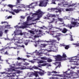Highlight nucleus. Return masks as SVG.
Masks as SVG:
<instances>
[{
    "label": "nucleus",
    "instance_id": "obj_56",
    "mask_svg": "<svg viewBox=\"0 0 79 79\" xmlns=\"http://www.w3.org/2000/svg\"><path fill=\"white\" fill-rule=\"evenodd\" d=\"M71 37L70 38V39H71L70 40L71 41H73L74 40L73 39V37H72V36L71 35Z\"/></svg>",
    "mask_w": 79,
    "mask_h": 79
},
{
    "label": "nucleus",
    "instance_id": "obj_25",
    "mask_svg": "<svg viewBox=\"0 0 79 79\" xmlns=\"http://www.w3.org/2000/svg\"><path fill=\"white\" fill-rule=\"evenodd\" d=\"M38 73L41 76H42L44 75V73H43L41 72H39Z\"/></svg>",
    "mask_w": 79,
    "mask_h": 79
},
{
    "label": "nucleus",
    "instance_id": "obj_61",
    "mask_svg": "<svg viewBox=\"0 0 79 79\" xmlns=\"http://www.w3.org/2000/svg\"><path fill=\"white\" fill-rule=\"evenodd\" d=\"M8 52H7V51H6L4 55H8Z\"/></svg>",
    "mask_w": 79,
    "mask_h": 79
},
{
    "label": "nucleus",
    "instance_id": "obj_43",
    "mask_svg": "<svg viewBox=\"0 0 79 79\" xmlns=\"http://www.w3.org/2000/svg\"><path fill=\"white\" fill-rule=\"evenodd\" d=\"M52 29L51 28H50V29H49V31L50 32H55V31H52Z\"/></svg>",
    "mask_w": 79,
    "mask_h": 79
},
{
    "label": "nucleus",
    "instance_id": "obj_50",
    "mask_svg": "<svg viewBox=\"0 0 79 79\" xmlns=\"http://www.w3.org/2000/svg\"><path fill=\"white\" fill-rule=\"evenodd\" d=\"M26 34V33H23L22 32H21L20 33V35H26V34Z\"/></svg>",
    "mask_w": 79,
    "mask_h": 79
},
{
    "label": "nucleus",
    "instance_id": "obj_54",
    "mask_svg": "<svg viewBox=\"0 0 79 79\" xmlns=\"http://www.w3.org/2000/svg\"><path fill=\"white\" fill-rule=\"evenodd\" d=\"M39 32L40 34H41V33L42 32V31L41 30H39Z\"/></svg>",
    "mask_w": 79,
    "mask_h": 79
},
{
    "label": "nucleus",
    "instance_id": "obj_53",
    "mask_svg": "<svg viewBox=\"0 0 79 79\" xmlns=\"http://www.w3.org/2000/svg\"><path fill=\"white\" fill-rule=\"evenodd\" d=\"M75 5H76V4H72L71 5L69 6H74Z\"/></svg>",
    "mask_w": 79,
    "mask_h": 79
},
{
    "label": "nucleus",
    "instance_id": "obj_13",
    "mask_svg": "<svg viewBox=\"0 0 79 79\" xmlns=\"http://www.w3.org/2000/svg\"><path fill=\"white\" fill-rule=\"evenodd\" d=\"M47 73V75H48V76H51V75H52V74H51V73H54V74H57V73H60V72H57L56 71L53 70L52 72L48 71Z\"/></svg>",
    "mask_w": 79,
    "mask_h": 79
},
{
    "label": "nucleus",
    "instance_id": "obj_39",
    "mask_svg": "<svg viewBox=\"0 0 79 79\" xmlns=\"http://www.w3.org/2000/svg\"><path fill=\"white\" fill-rule=\"evenodd\" d=\"M32 3H31V4L28 7H29V8H34V6H32Z\"/></svg>",
    "mask_w": 79,
    "mask_h": 79
},
{
    "label": "nucleus",
    "instance_id": "obj_10",
    "mask_svg": "<svg viewBox=\"0 0 79 79\" xmlns=\"http://www.w3.org/2000/svg\"><path fill=\"white\" fill-rule=\"evenodd\" d=\"M55 65L56 66H57L55 68V69L54 70L58 68H60V66H61V63L60 62H56L55 63H54Z\"/></svg>",
    "mask_w": 79,
    "mask_h": 79
},
{
    "label": "nucleus",
    "instance_id": "obj_33",
    "mask_svg": "<svg viewBox=\"0 0 79 79\" xmlns=\"http://www.w3.org/2000/svg\"><path fill=\"white\" fill-rule=\"evenodd\" d=\"M40 28L42 29H47L46 27L44 26L43 27H40Z\"/></svg>",
    "mask_w": 79,
    "mask_h": 79
},
{
    "label": "nucleus",
    "instance_id": "obj_26",
    "mask_svg": "<svg viewBox=\"0 0 79 79\" xmlns=\"http://www.w3.org/2000/svg\"><path fill=\"white\" fill-rule=\"evenodd\" d=\"M41 60H47V58L45 56L41 57L40 58Z\"/></svg>",
    "mask_w": 79,
    "mask_h": 79
},
{
    "label": "nucleus",
    "instance_id": "obj_4",
    "mask_svg": "<svg viewBox=\"0 0 79 79\" xmlns=\"http://www.w3.org/2000/svg\"><path fill=\"white\" fill-rule=\"evenodd\" d=\"M7 6L10 8L9 9V10L8 11H9L10 13H11V14L13 15H15V13L13 12H12L13 11V7L14 6H13V5L11 4H9L7 5Z\"/></svg>",
    "mask_w": 79,
    "mask_h": 79
},
{
    "label": "nucleus",
    "instance_id": "obj_14",
    "mask_svg": "<svg viewBox=\"0 0 79 79\" xmlns=\"http://www.w3.org/2000/svg\"><path fill=\"white\" fill-rule=\"evenodd\" d=\"M42 11H41V10H38L36 11V13H34L31 16H35V15H37V16L39 15V14L40 13V12H41Z\"/></svg>",
    "mask_w": 79,
    "mask_h": 79
},
{
    "label": "nucleus",
    "instance_id": "obj_18",
    "mask_svg": "<svg viewBox=\"0 0 79 79\" xmlns=\"http://www.w3.org/2000/svg\"><path fill=\"white\" fill-rule=\"evenodd\" d=\"M58 34H59V35H55V34H52V37H54V38H56V37H60V35H63V34L61 33H58Z\"/></svg>",
    "mask_w": 79,
    "mask_h": 79
},
{
    "label": "nucleus",
    "instance_id": "obj_2",
    "mask_svg": "<svg viewBox=\"0 0 79 79\" xmlns=\"http://www.w3.org/2000/svg\"><path fill=\"white\" fill-rule=\"evenodd\" d=\"M15 28L16 29V30L15 31H14V34H13L12 35L14 34L15 36H16V35H20V30H18V29L20 28V27L18 25H16V26H14ZM13 39H14V40L15 41L16 40H17L18 41H17V42H15V45H17V47H19L20 46V42L19 41L20 40V38L19 37L17 38V37L15 36V37H13Z\"/></svg>",
    "mask_w": 79,
    "mask_h": 79
},
{
    "label": "nucleus",
    "instance_id": "obj_9",
    "mask_svg": "<svg viewBox=\"0 0 79 79\" xmlns=\"http://www.w3.org/2000/svg\"><path fill=\"white\" fill-rule=\"evenodd\" d=\"M56 21V19H55V18H52V19L50 20V22H48L49 24V27H50L51 28H53V25L52 24H50V23H54V21Z\"/></svg>",
    "mask_w": 79,
    "mask_h": 79
},
{
    "label": "nucleus",
    "instance_id": "obj_6",
    "mask_svg": "<svg viewBox=\"0 0 79 79\" xmlns=\"http://www.w3.org/2000/svg\"><path fill=\"white\" fill-rule=\"evenodd\" d=\"M44 14V13L42 11H41L39 15H37V19H35L34 20H32V21H37V20H39V19L40 18L42 17V15L43 14Z\"/></svg>",
    "mask_w": 79,
    "mask_h": 79
},
{
    "label": "nucleus",
    "instance_id": "obj_7",
    "mask_svg": "<svg viewBox=\"0 0 79 79\" xmlns=\"http://www.w3.org/2000/svg\"><path fill=\"white\" fill-rule=\"evenodd\" d=\"M56 40H50L48 41H42V40H39L37 41V42H47V43H52V42H56Z\"/></svg>",
    "mask_w": 79,
    "mask_h": 79
},
{
    "label": "nucleus",
    "instance_id": "obj_8",
    "mask_svg": "<svg viewBox=\"0 0 79 79\" xmlns=\"http://www.w3.org/2000/svg\"><path fill=\"white\" fill-rule=\"evenodd\" d=\"M1 24H5L6 28H10V25H9L8 23L6 22H2Z\"/></svg>",
    "mask_w": 79,
    "mask_h": 79
},
{
    "label": "nucleus",
    "instance_id": "obj_22",
    "mask_svg": "<svg viewBox=\"0 0 79 79\" xmlns=\"http://www.w3.org/2000/svg\"><path fill=\"white\" fill-rule=\"evenodd\" d=\"M37 63H38V64H39V63H47V61L43 60H40L37 62Z\"/></svg>",
    "mask_w": 79,
    "mask_h": 79
},
{
    "label": "nucleus",
    "instance_id": "obj_12",
    "mask_svg": "<svg viewBox=\"0 0 79 79\" xmlns=\"http://www.w3.org/2000/svg\"><path fill=\"white\" fill-rule=\"evenodd\" d=\"M4 30V27H3L1 26L0 28V37H2L3 35V31Z\"/></svg>",
    "mask_w": 79,
    "mask_h": 79
},
{
    "label": "nucleus",
    "instance_id": "obj_55",
    "mask_svg": "<svg viewBox=\"0 0 79 79\" xmlns=\"http://www.w3.org/2000/svg\"><path fill=\"white\" fill-rule=\"evenodd\" d=\"M29 62H31V63H34L35 62L34 61V60H30L29 61Z\"/></svg>",
    "mask_w": 79,
    "mask_h": 79
},
{
    "label": "nucleus",
    "instance_id": "obj_3",
    "mask_svg": "<svg viewBox=\"0 0 79 79\" xmlns=\"http://www.w3.org/2000/svg\"><path fill=\"white\" fill-rule=\"evenodd\" d=\"M35 73L33 72H29L28 73L27 75H28V76L29 77H32V76L34 75L35 76V77H39V74L37 73V71H35Z\"/></svg>",
    "mask_w": 79,
    "mask_h": 79
},
{
    "label": "nucleus",
    "instance_id": "obj_60",
    "mask_svg": "<svg viewBox=\"0 0 79 79\" xmlns=\"http://www.w3.org/2000/svg\"><path fill=\"white\" fill-rule=\"evenodd\" d=\"M21 17L22 19H24L25 18V17L24 16H21Z\"/></svg>",
    "mask_w": 79,
    "mask_h": 79
},
{
    "label": "nucleus",
    "instance_id": "obj_16",
    "mask_svg": "<svg viewBox=\"0 0 79 79\" xmlns=\"http://www.w3.org/2000/svg\"><path fill=\"white\" fill-rule=\"evenodd\" d=\"M41 65L42 66H47L48 67L52 66L51 64H48V63H44L43 64H41Z\"/></svg>",
    "mask_w": 79,
    "mask_h": 79
},
{
    "label": "nucleus",
    "instance_id": "obj_27",
    "mask_svg": "<svg viewBox=\"0 0 79 79\" xmlns=\"http://www.w3.org/2000/svg\"><path fill=\"white\" fill-rule=\"evenodd\" d=\"M32 19V18L30 17V16H28L27 18V21H29V20H31Z\"/></svg>",
    "mask_w": 79,
    "mask_h": 79
},
{
    "label": "nucleus",
    "instance_id": "obj_42",
    "mask_svg": "<svg viewBox=\"0 0 79 79\" xmlns=\"http://www.w3.org/2000/svg\"><path fill=\"white\" fill-rule=\"evenodd\" d=\"M23 65H26V66L27 65H29V63L27 62H25V63H23Z\"/></svg>",
    "mask_w": 79,
    "mask_h": 79
},
{
    "label": "nucleus",
    "instance_id": "obj_46",
    "mask_svg": "<svg viewBox=\"0 0 79 79\" xmlns=\"http://www.w3.org/2000/svg\"><path fill=\"white\" fill-rule=\"evenodd\" d=\"M59 77H65V76H64V74H61V75L59 74Z\"/></svg>",
    "mask_w": 79,
    "mask_h": 79
},
{
    "label": "nucleus",
    "instance_id": "obj_30",
    "mask_svg": "<svg viewBox=\"0 0 79 79\" xmlns=\"http://www.w3.org/2000/svg\"><path fill=\"white\" fill-rule=\"evenodd\" d=\"M52 60L50 58H48L47 59V61L48 62V63H51L52 61Z\"/></svg>",
    "mask_w": 79,
    "mask_h": 79
},
{
    "label": "nucleus",
    "instance_id": "obj_38",
    "mask_svg": "<svg viewBox=\"0 0 79 79\" xmlns=\"http://www.w3.org/2000/svg\"><path fill=\"white\" fill-rule=\"evenodd\" d=\"M51 10H58V9L57 7H56L55 8H52Z\"/></svg>",
    "mask_w": 79,
    "mask_h": 79
},
{
    "label": "nucleus",
    "instance_id": "obj_32",
    "mask_svg": "<svg viewBox=\"0 0 79 79\" xmlns=\"http://www.w3.org/2000/svg\"><path fill=\"white\" fill-rule=\"evenodd\" d=\"M59 0H52V4H55L56 5V3H55V1H58Z\"/></svg>",
    "mask_w": 79,
    "mask_h": 79
},
{
    "label": "nucleus",
    "instance_id": "obj_11",
    "mask_svg": "<svg viewBox=\"0 0 79 79\" xmlns=\"http://www.w3.org/2000/svg\"><path fill=\"white\" fill-rule=\"evenodd\" d=\"M55 57H56V58H55L56 61H60L62 60L61 58V56L60 55H57L55 56Z\"/></svg>",
    "mask_w": 79,
    "mask_h": 79
},
{
    "label": "nucleus",
    "instance_id": "obj_20",
    "mask_svg": "<svg viewBox=\"0 0 79 79\" xmlns=\"http://www.w3.org/2000/svg\"><path fill=\"white\" fill-rule=\"evenodd\" d=\"M67 31H68V30H67L66 28H64L63 30L61 31V32H62V33H64V34H65V33H66Z\"/></svg>",
    "mask_w": 79,
    "mask_h": 79
},
{
    "label": "nucleus",
    "instance_id": "obj_52",
    "mask_svg": "<svg viewBox=\"0 0 79 79\" xmlns=\"http://www.w3.org/2000/svg\"><path fill=\"white\" fill-rule=\"evenodd\" d=\"M33 40H34V41H31V42H35V44H36V42H37V41H35V38L33 39Z\"/></svg>",
    "mask_w": 79,
    "mask_h": 79
},
{
    "label": "nucleus",
    "instance_id": "obj_21",
    "mask_svg": "<svg viewBox=\"0 0 79 79\" xmlns=\"http://www.w3.org/2000/svg\"><path fill=\"white\" fill-rule=\"evenodd\" d=\"M56 48H52L51 50H48V52H56Z\"/></svg>",
    "mask_w": 79,
    "mask_h": 79
},
{
    "label": "nucleus",
    "instance_id": "obj_48",
    "mask_svg": "<svg viewBox=\"0 0 79 79\" xmlns=\"http://www.w3.org/2000/svg\"><path fill=\"white\" fill-rule=\"evenodd\" d=\"M51 14H48L47 16V17H51Z\"/></svg>",
    "mask_w": 79,
    "mask_h": 79
},
{
    "label": "nucleus",
    "instance_id": "obj_51",
    "mask_svg": "<svg viewBox=\"0 0 79 79\" xmlns=\"http://www.w3.org/2000/svg\"><path fill=\"white\" fill-rule=\"evenodd\" d=\"M10 18H12V16H9L7 18V19H10Z\"/></svg>",
    "mask_w": 79,
    "mask_h": 79
},
{
    "label": "nucleus",
    "instance_id": "obj_64",
    "mask_svg": "<svg viewBox=\"0 0 79 79\" xmlns=\"http://www.w3.org/2000/svg\"><path fill=\"white\" fill-rule=\"evenodd\" d=\"M58 12H59V13L61 12V10H59L58 9Z\"/></svg>",
    "mask_w": 79,
    "mask_h": 79
},
{
    "label": "nucleus",
    "instance_id": "obj_58",
    "mask_svg": "<svg viewBox=\"0 0 79 79\" xmlns=\"http://www.w3.org/2000/svg\"><path fill=\"white\" fill-rule=\"evenodd\" d=\"M6 48H2V49L0 50V51H4V50H5V49H6Z\"/></svg>",
    "mask_w": 79,
    "mask_h": 79
},
{
    "label": "nucleus",
    "instance_id": "obj_17",
    "mask_svg": "<svg viewBox=\"0 0 79 79\" xmlns=\"http://www.w3.org/2000/svg\"><path fill=\"white\" fill-rule=\"evenodd\" d=\"M29 67L27 66H24L20 65V69L23 70L26 69H28Z\"/></svg>",
    "mask_w": 79,
    "mask_h": 79
},
{
    "label": "nucleus",
    "instance_id": "obj_23",
    "mask_svg": "<svg viewBox=\"0 0 79 79\" xmlns=\"http://www.w3.org/2000/svg\"><path fill=\"white\" fill-rule=\"evenodd\" d=\"M13 11L16 13H19V11H20V10L18 9H14L13 10Z\"/></svg>",
    "mask_w": 79,
    "mask_h": 79
},
{
    "label": "nucleus",
    "instance_id": "obj_41",
    "mask_svg": "<svg viewBox=\"0 0 79 79\" xmlns=\"http://www.w3.org/2000/svg\"><path fill=\"white\" fill-rule=\"evenodd\" d=\"M35 37H40V34H38L37 35H36L34 36Z\"/></svg>",
    "mask_w": 79,
    "mask_h": 79
},
{
    "label": "nucleus",
    "instance_id": "obj_62",
    "mask_svg": "<svg viewBox=\"0 0 79 79\" xmlns=\"http://www.w3.org/2000/svg\"><path fill=\"white\" fill-rule=\"evenodd\" d=\"M42 72H43V73H44V74L45 73H47V72H45L44 70H43Z\"/></svg>",
    "mask_w": 79,
    "mask_h": 79
},
{
    "label": "nucleus",
    "instance_id": "obj_5",
    "mask_svg": "<svg viewBox=\"0 0 79 79\" xmlns=\"http://www.w3.org/2000/svg\"><path fill=\"white\" fill-rule=\"evenodd\" d=\"M47 3H45L44 1H41L40 3L39 4V6H41L42 7H45V6H47Z\"/></svg>",
    "mask_w": 79,
    "mask_h": 79
},
{
    "label": "nucleus",
    "instance_id": "obj_37",
    "mask_svg": "<svg viewBox=\"0 0 79 79\" xmlns=\"http://www.w3.org/2000/svg\"><path fill=\"white\" fill-rule=\"evenodd\" d=\"M72 44L73 45H76V47L79 46V43H77V44L73 43Z\"/></svg>",
    "mask_w": 79,
    "mask_h": 79
},
{
    "label": "nucleus",
    "instance_id": "obj_35",
    "mask_svg": "<svg viewBox=\"0 0 79 79\" xmlns=\"http://www.w3.org/2000/svg\"><path fill=\"white\" fill-rule=\"evenodd\" d=\"M57 19L59 20L60 21V22H62L63 21V19L61 18H60L59 17H58L57 18Z\"/></svg>",
    "mask_w": 79,
    "mask_h": 79
},
{
    "label": "nucleus",
    "instance_id": "obj_1",
    "mask_svg": "<svg viewBox=\"0 0 79 79\" xmlns=\"http://www.w3.org/2000/svg\"><path fill=\"white\" fill-rule=\"evenodd\" d=\"M2 67L1 65H0V69H1ZM19 68H14V67H12L10 69H8L7 71L8 72H11V71H15V72L13 73H6V72H1V74H9V75H10V76L7 75L6 77H15L16 75V73L18 74H19L20 73V71L19 70H17L16 69H18Z\"/></svg>",
    "mask_w": 79,
    "mask_h": 79
},
{
    "label": "nucleus",
    "instance_id": "obj_36",
    "mask_svg": "<svg viewBox=\"0 0 79 79\" xmlns=\"http://www.w3.org/2000/svg\"><path fill=\"white\" fill-rule=\"evenodd\" d=\"M33 69H38V67L34 65L32 67Z\"/></svg>",
    "mask_w": 79,
    "mask_h": 79
},
{
    "label": "nucleus",
    "instance_id": "obj_44",
    "mask_svg": "<svg viewBox=\"0 0 79 79\" xmlns=\"http://www.w3.org/2000/svg\"><path fill=\"white\" fill-rule=\"evenodd\" d=\"M62 57L63 58H66L67 56H66V55L65 54H63L62 55Z\"/></svg>",
    "mask_w": 79,
    "mask_h": 79
},
{
    "label": "nucleus",
    "instance_id": "obj_45",
    "mask_svg": "<svg viewBox=\"0 0 79 79\" xmlns=\"http://www.w3.org/2000/svg\"><path fill=\"white\" fill-rule=\"evenodd\" d=\"M69 48V46L68 45L66 46L65 47V49H66L67 50H68V48Z\"/></svg>",
    "mask_w": 79,
    "mask_h": 79
},
{
    "label": "nucleus",
    "instance_id": "obj_19",
    "mask_svg": "<svg viewBox=\"0 0 79 79\" xmlns=\"http://www.w3.org/2000/svg\"><path fill=\"white\" fill-rule=\"evenodd\" d=\"M48 45H49V44H41V45H40V47H43V48H44L46 47V46H47Z\"/></svg>",
    "mask_w": 79,
    "mask_h": 79
},
{
    "label": "nucleus",
    "instance_id": "obj_15",
    "mask_svg": "<svg viewBox=\"0 0 79 79\" xmlns=\"http://www.w3.org/2000/svg\"><path fill=\"white\" fill-rule=\"evenodd\" d=\"M24 26H20V28L21 27H22V28H25V27H26L27 26H29V24H28V22H25L24 23Z\"/></svg>",
    "mask_w": 79,
    "mask_h": 79
},
{
    "label": "nucleus",
    "instance_id": "obj_57",
    "mask_svg": "<svg viewBox=\"0 0 79 79\" xmlns=\"http://www.w3.org/2000/svg\"><path fill=\"white\" fill-rule=\"evenodd\" d=\"M8 31V30H5V33H7Z\"/></svg>",
    "mask_w": 79,
    "mask_h": 79
},
{
    "label": "nucleus",
    "instance_id": "obj_29",
    "mask_svg": "<svg viewBox=\"0 0 79 79\" xmlns=\"http://www.w3.org/2000/svg\"><path fill=\"white\" fill-rule=\"evenodd\" d=\"M42 52H37L36 53V55H39V56H41L42 55L41 54H42Z\"/></svg>",
    "mask_w": 79,
    "mask_h": 79
},
{
    "label": "nucleus",
    "instance_id": "obj_28",
    "mask_svg": "<svg viewBox=\"0 0 79 79\" xmlns=\"http://www.w3.org/2000/svg\"><path fill=\"white\" fill-rule=\"evenodd\" d=\"M29 32H30V34H33V35H34V34H35V33H34V31L29 30Z\"/></svg>",
    "mask_w": 79,
    "mask_h": 79
},
{
    "label": "nucleus",
    "instance_id": "obj_24",
    "mask_svg": "<svg viewBox=\"0 0 79 79\" xmlns=\"http://www.w3.org/2000/svg\"><path fill=\"white\" fill-rule=\"evenodd\" d=\"M72 58H72V60H78V59H77V56H75L74 57H72Z\"/></svg>",
    "mask_w": 79,
    "mask_h": 79
},
{
    "label": "nucleus",
    "instance_id": "obj_59",
    "mask_svg": "<svg viewBox=\"0 0 79 79\" xmlns=\"http://www.w3.org/2000/svg\"><path fill=\"white\" fill-rule=\"evenodd\" d=\"M42 66H41V64L39 65L38 66V67H39V68H42Z\"/></svg>",
    "mask_w": 79,
    "mask_h": 79
},
{
    "label": "nucleus",
    "instance_id": "obj_49",
    "mask_svg": "<svg viewBox=\"0 0 79 79\" xmlns=\"http://www.w3.org/2000/svg\"><path fill=\"white\" fill-rule=\"evenodd\" d=\"M51 17H56V15L55 14H51Z\"/></svg>",
    "mask_w": 79,
    "mask_h": 79
},
{
    "label": "nucleus",
    "instance_id": "obj_47",
    "mask_svg": "<svg viewBox=\"0 0 79 79\" xmlns=\"http://www.w3.org/2000/svg\"><path fill=\"white\" fill-rule=\"evenodd\" d=\"M20 60H23V61H24L25 60H26L27 59H24L22 58H20Z\"/></svg>",
    "mask_w": 79,
    "mask_h": 79
},
{
    "label": "nucleus",
    "instance_id": "obj_34",
    "mask_svg": "<svg viewBox=\"0 0 79 79\" xmlns=\"http://www.w3.org/2000/svg\"><path fill=\"white\" fill-rule=\"evenodd\" d=\"M20 7L22 8H23L25 7V5H24V4H20Z\"/></svg>",
    "mask_w": 79,
    "mask_h": 79
},
{
    "label": "nucleus",
    "instance_id": "obj_63",
    "mask_svg": "<svg viewBox=\"0 0 79 79\" xmlns=\"http://www.w3.org/2000/svg\"><path fill=\"white\" fill-rule=\"evenodd\" d=\"M35 32H38V31H39L38 30H36L35 29Z\"/></svg>",
    "mask_w": 79,
    "mask_h": 79
},
{
    "label": "nucleus",
    "instance_id": "obj_31",
    "mask_svg": "<svg viewBox=\"0 0 79 79\" xmlns=\"http://www.w3.org/2000/svg\"><path fill=\"white\" fill-rule=\"evenodd\" d=\"M73 10V9L71 8H69V9H66V11H69Z\"/></svg>",
    "mask_w": 79,
    "mask_h": 79
},
{
    "label": "nucleus",
    "instance_id": "obj_40",
    "mask_svg": "<svg viewBox=\"0 0 79 79\" xmlns=\"http://www.w3.org/2000/svg\"><path fill=\"white\" fill-rule=\"evenodd\" d=\"M20 3V0H16V4H19Z\"/></svg>",
    "mask_w": 79,
    "mask_h": 79
}]
</instances>
